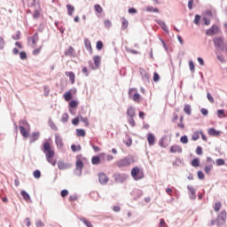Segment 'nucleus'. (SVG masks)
Masks as SVG:
<instances>
[{
    "mask_svg": "<svg viewBox=\"0 0 227 227\" xmlns=\"http://www.w3.org/2000/svg\"><path fill=\"white\" fill-rule=\"evenodd\" d=\"M95 12H97V13H102L103 9L102 6H100V4H96L94 6Z\"/></svg>",
    "mask_w": 227,
    "mask_h": 227,
    "instance_id": "obj_50",
    "label": "nucleus"
},
{
    "mask_svg": "<svg viewBox=\"0 0 227 227\" xmlns=\"http://www.w3.org/2000/svg\"><path fill=\"white\" fill-rule=\"evenodd\" d=\"M55 143L57 145V148H63V138L59 135L55 136Z\"/></svg>",
    "mask_w": 227,
    "mask_h": 227,
    "instance_id": "obj_15",
    "label": "nucleus"
},
{
    "mask_svg": "<svg viewBox=\"0 0 227 227\" xmlns=\"http://www.w3.org/2000/svg\"><path fill=\"white\" fill-rule=\"evenodd\" d=\"M58 168H59V169L63 170V169H67L68 168V165H67V163H65L63 161H59Z\"/></svg>",
    "mask_w": 227,
    "mask_h": 227,
    "instance_id": "obj_34",
    "label": "nucleus"
},
{
    "mask_svg": "<svg viewBox=\"0 0 227 227\" xmlns=\"http://www.w3.org/2000/svg\"><path fill=\"white\" fill-rule=\"evenodd\" d=\"M43 152L45 153L46 160L51 166H56V160L53 159L54 157V150L51 149V143L49 142H44L43 145Z\"/></svg>",
    "mask_w": 227,
    "mask_h": 227,
    "instance_id": "obj_1",
    "label": "nucleus"
},
{
    "mask_svg": "<svg viewBox=\"0 0 227 227\" xmlns=\"http://www.w3.org/2000/svg\"><path fill=\"white\" fill-rule=\"evenodd\" d=\"M43 152L45 153L46 160L51 166H56V160L53 159L54 157V150L51 149V143L49 142H44L43 145Z\"/></svg>",
    "mask_w": 227,
    "mask_h": 227,
    "instance_id": "obj_2",
    "label": "nucleus"
},
{
    "mask_svg": "<svg viewBox=\"0 0 227 227\" xmlns=\"http://www.w3.org/2000/svg\"><path fill=\"white\" fill-rule=\"evenodd\" d=\"M173 166H182L184 164V160L176 158L175 161L172 162Z\"/></svg>",
    "mask_w": 227,
    "mask_h": 227,
    "instance_id": "obj_37",
    "label": "nucleus"
},
{
    "mask_svg": "<svg viewBox=\"0 0 227 227\" xmlns=\"http://www.w3.org/2000/svg\"><path fill=\"white\" fill-rule=\"evenodd\" d=\"M207 166H214L215 164V161L214 160H212L211 157H207Z\"/></svg>",
    "mask_w": 227,
    "mask_h": 227,
    "instance_id": "obj_49",
    "label": "nucleus"
},
{
    "mask_svg": "<svg viewBox=\"0 0 227 227\" xmlns=\"http://www.w3.org/2000/svg\"><path fill=\"white\" fill-rule=\"evenodd\" d=\"M84 45H85V49H87V51H91V42L90 41V39H88V38L84 39Z\"/></svg>",
    "mask_w": 227,
    "mask_h": 227,
    "instance_id": "obj_33",
    "label": "nucleus"
},
{
    "mask_svg": "<svg viewBox=\"0 0 227 227\" xmlns=\"http://www.w3.org/2000/svg\"><path fill=\"white\" fill-rule=\"evenodd\" d=\"M196 153L197 155H203V148L201 146H197Z\"/></svg>",
    "mask_w": 227,
    "mask_h": 227,
    "instance_id": "obj_56",
    "label": "nucleus"
},
{
    "mask_svg": "<svg viewBox=\"0 0 227 227\" xmlns=\"http://www.w3.org/2000/svg\"><path fill=\"white\" fill-rule=\"evenodd\" d=\"M20 127H23V128H26V129H29V122L27 121L26 120H21L20 121Z\"/></svg>",
    "mask_w": 227,
    "mask_h": 227,
    "instance_id": "obj_38",
    "label": "nucleus"
},
{
    "mask_svg": "<svg viewBox=\"0 0 227 227\" xmlns=\"http://www.w3.org/2000/svg\"><path fill=\"white\" fill-rule=\"evenodd\" d=\"M213 43L216 51L220 52H227V42H224V39L221 36H216L213 38Z\"/></svg>",
    "mask_w": 227,
    "mask_h": 227,
    "instance_id": "obj_3",
    "label": "nucleus"
},
{
    "mask_svg": "<svg viewBox=\"0 0 227 227\" xmlns=\"http://www.w3.org/2000/svg\"><path fill=\"white\" fill-rule=\"evenodd\" d=\"M128 121L129 125H131L132 127H136V121H134V117H129Z\"/></svg>",
    "mask_w": 227,
    "mask_h": 227,
    "instance_id": "obj_53",
    "label": "nucleus"
},
{
    "mask_svg": "<svg viewBox=\"0 0 227 227\" xmlns=\"http://www.w3.org/2000/svg\"><path fill=\"white\" fill-rule=\"evenodd\" d=\"M188 191H190L189 198L190 200H196V189L194 187L188 185L187 186Z\"/></svg>",
    "mask_w": 227,
    "mask_h": 227,
    "instance_id": "obj_12",
    "label": "nucleus"
},
{
    "mask_svg": "<svg viewBox=\"0 0 227 227\" xmlns=\"http://www.w3.org/2000/svg\"><path fill=\"white\" fill-rule=\"evenodd\" d=\"M217 221H222L224 223L226 221V210H223L217 216Z\"/></svg>",
    "mask_w": 227,
    "mask_h": 227,
    "instance_id": "obj_17",
    "label": "nucleus"
},
{
    "mask_svg": "<svg viewBox=\"0 0 227 227\" xmlns=\"http://www.w3.org/2000/svg\"><path fill=\"white\" fill-rule=\"evenodd\" d=\"M4 45H6V43L4 42V38L0 37V51H3L4 49Z\"/></svg>",
    "mask_w": 227,
    "mask_h": 227,
    "instance_id": "obj_52",
    "label": "nucleus"
},
{
    "mask_svg": "<svg viewBox=\"0 0 227 227\" xmlns=\"http://www.w3.org/2000/svg\"><path fill=\"white\" fill-rule=\"evenodd\" d=\"M82 168H84V163L81 160V159H78L76 160V170L74 172L77 176H81L82 175Z\"/></svg>",
    "mask_w": 227,
    "mask_h": 227,
    "instance_id": "obj_7",
    "label": "nucleus"
},
{
    "mask_svg": "<svg viewBox=\"0 0 227 227\" xmlns=\"http://www.w3.org/2000/svg\"><path fill=\"white\" fill-rule=\"evenodd\" d=\"M164 141H166V137H163L159 141V145L162 148H166V145L164 144Z\"/></svg>",
    "mask_w": 227,
    "mask_h": 227,
    "instance_id": "obj_51",
    "label": "nucleus"
},
{
    "mask_svg": "<svg viewBox=\"0 0 227 227\" xmlns=\"http://www.w3.org/2000/svg\"><path fill=\"white\" fill-rule=\"evenodd\" d=\"M200 20H201V16L200 14H196L195 19L193 20L194 24L200 26Z\"/></svg>",
    "mask_w": 227,
    "mask_h": 227,
    "instance_id": "obj_48",
    "label": "nucleus"
},
{
    "mask_svg": "<svg viewBox=\"0 0 227 227\" xmlns=\"http://www.w3.org/2000/svg\"><path fill=\"white\" fill-rule=\"evenodd\" d=\"M145 10L146 12H149V13H159L160 12L158 8L153 6H147Z\"/></svg>",
    "mask_w": 227,
    "mask_h": 227,
    "instance_id": "obj_27",
    "label": "nucleus"
},
{
    "mask_svg": "<svg viewBox=\"0 0 227 227\" xmlns=\"http://www.w3.org/2000/svg\"><path fill=\"white\" fill-rule=\"evenodd\" d=\"M155 22L159 24V26L167 33V35H169V29L168 28V26L166 25V22L160 20H156Z\"/></svg>",
    "mask_w": 227,
    "mask_h": 227,
    "instance_id": "obj_11",
    "label": "nucleus"
},
{
    "mask_svg": "<svg viewBox=\"0 0 227 227\" xmlns=\"http://www.w3.org/2000/svg\"><path fill=\"white\" fill-rule=\"evenodd\" d=\"M180 141L183 145H187L189 143V137H187V135H184L180 137Z\"/></svg>",
    "mask_w": 227,
    "mask_h": 227,
    "instance_id": "obj_41",
    "label": "nucleus"
},
{
    "mask_svg": "<svg viewBox=\"0 0 227 227\" xmlns=\"http://www.w3.org/2000/svg\"><path fill=\"white\" fill-rule=\"evenodd\" d=\"M60 121H62V123H67V121H68V114H63Z\"/></svg>",
    "mask_w": 227,
    "mask_h": 227,
    "instance_id": "obj_47",
    "label": "nucleus"
},
{
    "mask_svg": "<svg viewBox=\"0 0 227 227\" xmlns=\"http://www.w3.org/2000/svg\"><path fill=\"white\" fill-rule=\"evenodd\" d=\"M114 179L117 184H123L125 180L129 179V175L127 174H120V173H115L114 174Z\"/></svg>",
    "mask_w": 227,
    "mask_h": 227,
    "instance_id": "obj_6",
    "label": "nucleus"
},
{
    "mask_svg": "<svg viewBox=\"0 0 227 227\" xmlns=\"http://www.w3.org/2000/svg\"><path fill=\"white\" fill-rule=\"evenodd\" d=\"M184 112L185 114H188V116H191V114H192V108L191 107V105H184Z\"/></svg>",
    "mask_w": 227,
    "mask_h": 227,
    "instance_id": "obj_20",
    "label": "nucleus"
},
{
    "mask_svg": "<svg viewBox=\"0 0 227 227\" xmlns=\"http://www.w3.org/2000/svg\"><path fill=\"white\" fill-rule=\"evenodd\" d=\"M76 136H78V137H84V136H86V131L82 129H76Z\"/></svg>",
    "mask_w": 227,
    "mask_h": 227,
    "instance_id": "obj_32",
    "label": "nucleus"
},
{
    "mask_svg": "<svg viewBox=\"0 0 227 227\" xmlns=\"http://www.w3.org/2000/svg\"><path fill=\"white\" fill-rule=\"evenodd\" d=\"M207 133L209 134V136H219L221 134L220 131H218L217 129H215L214 128H210L208 129Z\"/></svg>",
    "mask_w": 227,
    "mask_h": 227,
    "instance_id": "obj_22",
    "label": "nucleus"
},
{
    "mask_svg": "<svg viewBox=\"0 0 227 227\" xmlns=\"http://www.w3.org/2000/svg\"><path fill=\"white\" fill-rule=\"evenodd\" d=\"M105 27H107L108 29H109L110 27H113V23L111 22V20H105Z\"/></svg>",
    "mask_w": 227,
    "mask_h": 227,
    "instance_id": "obj_55",
    "label": "nucleus"
},
{
    "mask_svg": "<svg viewBox=\"0 0 227 227\" xmlns=\"http://www.w3.org/2000/svg\"><path fill=\"white\" fill-rule=\"evenodd\" d=\"M20 59H22V60L27 59V54L26 53V51H20Z\"/></svg>",
    "mask_w": 227,
    "mask_h": 227,
    "instance_id": "obj_54",
    "label": "nucleus"
},
{
    "mask_svg": "<svg viewBox=\"0 0 227 227\" xmlns=\"http://www.w3.org/2000/svg\"><path fill=\"white\" fill-rule=\"evenodd\" d=\"M67 195H68V190L65 189V190H62V191L60 192V196H61L62 198H67Z\"/></svg>",
    "mask_w": 227,
    "mask_h": 227,
    "instance_id": "obj_59",
    "label": "nucleus"
},
{
    "mask_svg": "<svg viewBox=\"0 0 227 227\" xmlns=\"http://www.w3.org/2000/svg\"><path fill=\"white\" fill-rule=\"evenodd\" d=\"M171 153H182V146L180 145H172L169 149Z\"/></svg>",
    "mask_w": 227,
    "mask_h": 227,
    "instance_id": "obj_14",
    "label": "nucleus"
},
{
    "mask_svg": "<svg viewBox=\"0 0 227 227\" xmlns=\"http://www.w3.org/2000/svg\"><path fill=\"white\" fill-rule=\"evenodd\" d=\"M222 205L223 204H221V201L216 202L214 206L215 212H219V210H221Z\"/></svg>",
    "mask_w": 227,
    "mask_h": 227,
    "instance_id": "obj_46",
    "label": "nucleus"
},
{
    "mask_svg": "<svg viewBox=\"0 0 227 227\" xmlns=\"http://www.w3.org/2000/svg\"><path fill=\"white\" fill-rule=\"evenodd\" d=\"M160 227H168V224H166V222L162 218L160 220Z\"/></svg>",
    "mask_w": 227,
    "mask_h": 227,
    "instance_id": "obj_64",
    "label": "nucleus"
},
{
    "mask_svg": "<svg viewBox=\"0 0 227 227\" xmlns=\"http://www.w3.org/2000/svg\"><path fill=\"white\" fill-rule=\"evenodd\" d=\"M66 75L69 77L71 84H74V82H75V74H74V72H67Z\"/></svg>",
    "mask_w": 227,
    "mask_h": 227,
    "instance_id": "obj_19",
    "label": "nucleus"
},
{
    "mask_svg": "<svg viewBox=\"0 0 227 227\" xmlns=\"http://www.w3.org/2000/svg\"><path fill=\"white\" fill-rule=\"evenodd\" d=\"M126 114L128 118H136V108L134 106L128 107Z\"/></svg>",
    "mask_w": 227,
    "mask_h": 227,
    "instance_id": "obj_10",
    "label": "nucleus"
},
{
    "mask_svg": "<svg viewBox=\"0 0 227 227\" xmlns=\"http://www.w3.org/2000/svg\"><path fill=\"white\" fill-rule=\"evenodd\" d=\"M131 176H133L134 180H142L145 178V173L143 170L139 169L138 167H135L131 169Z\"/></svg>",
    "mask_w": 227,
    "mask_h": 227,
    "instance_id": "obj_4",
    "label": "nucleus"
},
{
    "mask_svg": "<svg viewBox=\"0 0 227 227\" xmlns=\"http://www.w3.org/2000/svg\"><path fill=\"white\" fill-rule=\"evenodd\" d=\"M207 100H209L210 104H214V98L212 97V94H210L209 92L207 93Z\"/></svg>",
    "mask_w": 227,
    "mask_h": 227,
    "instance_id": "obj_60",
    "label": "nucleus"
},
{
    "mask_svg": "<svg viewBox=\"0 0 227 227\" xmlns=\"http://www.w3.org/2000/svg\"><path fill=\"white\" fill-rule=\"evenodd\" d=\"M153 79L154 82H159V81L160 80V76L157 73H154Z\"/></svg>",
    "mask_w": 227,
    "mask_h": 227,
    "instance_id": "obj_62",
    "label": "nucleus"
},
{
    "mask_svg": "<svg viewBox=\"0 0 227 227\" xmlns=\"http://www.w3.org/2000/svg\"><path fill=\"white\" fill-rule=\"evenodd\" d=\"M91 162H92L93 166H97V165L100 164V156H93L91 159Z\"/></svg>",
    "mask_w": 227,
    "mask_h": 227,
    "instance_id": "obj_29",
    "label": "nucleus"
},
{
    "mask_svg": "<svg viewBox=\"0 0 227 227\" xmlns=\"http://www.w3.org/2000/svg\"><path fill=\"white\" fill-rule=\"evenodd\" d=\"M96 49L98 51H102V49H104V43H102V41H98L96 44Z\"/></svg>",
    "mask_w": 227,
    "mask_h": 227,
    "instance_id": "obj_45",
    "label": "nucleus"
},
{
    "mask_svg": "<svg viewBox=\"0 0 227 227\" xmlns=\"http://www.w3.org/2000/svg\"><path fill=\"white\" fill-rule=\"evenodd\" d=\"M67 15L72 17V15H74V12H75V8L71 4H67Z\"/></svg>",
    "mask_w": 227,
    "mask_h": 227,
    "instance_id": "obj_24",
    "label": "nucleus"
},
{
    "mask_svg": "<svg viewBox=\"0 0 227 227\" xmlns=\"http://www.w3.org/2000/svg\"><path fill=\"white\" fill-rule=\"evenodd\" d=\"M192 166L193 168H199V166H200V158H194L193 160H192Z\"/></svg>",
    "mask_w": 227,
    "mask_h": 227,
    "instance_id": "obj_36",
    "label": "nucleus"
},
{
    "mask_svg": "<svg viewBox=\"0 0 227 227\" xmlns=\"http://www.w3.org/2000/svg\"><path fill=\"white\" fill-rule=\"evenodd\" d=\"M219 33V27L216 25H213L210 28L206 30L207 36H214L215 35H218Z\"/></svg>",
    "mask_w": 227,
    "mask_h": 227,
    "instance_id": "obj_8",
    "label": "nucleus"
},
{
    "mask_svg": "<svg viewBox=\"0 0 227 227\" xmlns=\"http://www.w3.org/2000/svg\"><path fill=\"white\" fill-rule=\"evenodd\" d=\"M79 106V102H77V100H71L69 103V107H71L72 109H75V107H77Z\"/></svg>",
    "mask_w": 227,
    "mask_h": 227,
    "instance_id": "obj_40",
    "label": "nucleus"
},
{
    "mask_svg": "<svg viewBox=\"0 0 227 227\" xmlns=\"http://www.w3.org/2000/svg\"><path fill=\"white\" fill-rule=\"evenodd\" d=\"M48 125L51 130H58V127L56 126V124L54 123V121H52V119H51V118L48 121Z\"/></svg>",
    "mask_w": 227,
    "mask_h": 227,
    "instance_id": "obj_30",
    "label": "nucleus"
},
{
    "mask_svg": "<svg viewBox=\"0 0 227 227\" xmlns=\"http://www.w3.org/2000/svg\"><path fill=\"white\" fill-rule=\"evenodd\" d=\"M141 98V95H139V93H135L134 95H133V100H134V102H137V100H139Z\"/></svg>",
    "mask_w": 227,
    "mask_h": 227,
    "instance_id": "obj_63",
    "label": "nucleus"
},
{
    "mask_svg": "<svg viewBox=\"0 0 227 227\" xmlns=\"http://www.w3.org/2000/svg\"><path fill=\"white\" fill-rule=\"evenodd\" d=\"M94 64L96 65L97 67H100V56L97 55L94 56Z\"/></svg>",
    "mask_w": 227,
    "mask_h": 227,
    "instance_id": "obj_42",
    "label": "nucleus"
},
{
    "mask_svg": "<svg viewBox=\"0 0 227 227\" xmlns=\"http://www.w3.org/2000/svg\"><path fill=\"white\" fill-rule=\"evenodd\" d=\"M216 114H217L218 118H225L226 111H224V109L217 110Z\"/></svg>",
    "mask_w": 227,
    "mask_h": 227,
    "instance_id": "obj_31",
    "label": "nucleus"
},
{
    "mask_svg": "<svg viewBox=\"0 0 227 227\" xmlns=\"http://www.w3.org/2000/svg\"><path fill=\"white\" fill-rule=\"evenodd\" d=\"M129 27V20L125 18H121V29L122 31H125Z\"/></svg>",
    "mask_w": 227,
    "mask_h": 227,
    "instance_id": "obj_23",
    "label": "nucleus"
},
{
    "mask_svg": "<svg viewBox=\"0 0 227 227\" xmlns=\"http://www.w3.org/2000/svg\"><path fill=\"white\" fill-rule=\"evenodd\" d=\"M64 99L66 100V102H70V100L72 99L73 96H72V92L71 91H67L63 95Z\"/></svg>",
    "mask_w": 227,
    "mask_h": 227,
    "instance_id": "obj_26",
    "label": "nucleus"
},
{
    "mask_svg": "<svg viewBox=\"0 0 227 227\" xmlns=\"http://www.w3.org/2000/svg\"><path fill=\"white\" fill-rule=\"evenodd\" d=\"M20 131L21 136H23V137H26V138L29 137V133H27V131L26 130V128L20 126Z\"/></svg>",
    "mask_w": 227,
    "mask_h": 227,
    "instance_id": "obj_25",
    "label": "nucleus"
},
{
    "mask_svg": "<svg viewBox=\"0 0 227 227\" xmlns=\"http://www.w3.org/2000/svg\"><path fill=\"white\" fill-rule=\"evenodd\" d=\"M20 194H21L23 200H25V201H29L31 200V196L29 195V193H27V192L22 190L20 192Z\"/></svg>",
    "mask_w": 227,
    "mask_h": 227,
    "instance_id": "obj_21",
    "label": "nucleus"
},
{
    "mask_svg": "<svg viewBox=\"0 0 227 227\" xmlns=\"http://www.w3.org/2000/svg\"><path fill=\"white\" fill-rule=\"evenodd\" d=\"M74 51L75 50H74V48L72 47V46H70L69 48H68V50H67L66 51H65V56H74Z\"/></svg>",
    "mask_w": 227,
    "mask_h": 227,
    "instance_id": "obj_35",
    "label": "nucleus"
},
{
    "mask_svg": "<svg viewBox=\"0 0 227 227\" xmlns=\"http://www.w3.org/2000/svg\"><path fill=\"white\" fill-rule=\"evenodd\" d=\"M141 75H142L143 79H145V81H147V82H150V74H148V73H146L145 71H143L141 73Z\"/></svg>",
    "mask_w": 227,
    "mask_h": 227,
    "instance_id": "obj_43",
    "label": "nucleus"
},
{
    "mask_svg": "<svg viewBox=\"0 0 227 227\" xmlns=\"http://www.w3.org/2000/svg\"><path fill=\"white\" fill-rule=\"evenodd\" d=\"M200 131L193 132V134L192 136V141H198V139H200Z\"/></svg>",
    "mask_w": 227,
    "mask_h": 227,
    "instance_id": "obj_39",
    "label": "nucleus"
},
{
    "mask_svg": "<svg viewBox=\"0 0 227 227\" xmlns=\"http://www.w3.org/2000/svg\"><path fill=\"white\" fill-rule=\"evenodd\" d=\"M134 162V158L130 157H125L116 162V166L119 168H127L130 166Z\"/></svg>",
    "mask_w": 227,
    "mask_h": 227,
    "instance_id": "obj_5",
    "label": "nucleus"
},
{
    "mask_svg": "<svg viewBox=\"0 0 227 227\" xmlns=\"http://www.w3.org/2000/svg\"><path fill=\"white\" fill-rule=\"evenodd\" d=\"M27 40H28V42H29V40H31L33 45H36V43H38V40H40V37L38 36V33L35 32V33L34 34V35H33L32 37H28Z\"/></svg>",
    "mask_w": 227,
    "mask_h": 227,
    "instance_id": "obj_16",
    "label": "nucleus"
},
{
    "mask_svg": "<svg viewBox=\"0 0 227 227\" xmlns=\"http://www.w3.org/2000/svg\"><path fill=\"white\" fill-rule=\"evenodd\" d=\"M79 219H80V221L82 223H83V224H85V226H87V227H93V224L90 221H88L86 218L80 217Z\"/></svg>",
    "mask_w": 227,
    "mask_h": 227,
    "instance_id": "obj_28",
    "label": "nucleus"
},
{
    "mask_svg": "<svg viewBox=\"0 0 227 227\" xmlns=\"http://www.w3.org/2000/svg\"><path fill=\"white\" fill-rule=\"evenodd\" d=\"M212 169H214V166H212V165H206L204 168V171H205V173H207V175H208V173H210V171H212Z\"/></svg>",
    "mask_w": 227,
    "mask_h": 227,
    "instance_id": "obj_44",
    "label": "nucleus"
},
{
    "mask_svg": "<svg viewBox=\"0 0 227 227\" xmlns=\"http://www.w3.org/2000/svg\"><path fill=\"white\" fill-rule=\"evenodd\" d=\"M98 182L101 184V185H106L107 182H109V177H107V176H106L104 173H99Z\"/></svg>",
    "mask_w": 227,
    "mask_h": 227,
    "instance_id": "obj_9",
    "label": "nucleus"
},
{
    "mask_svg": "<svg viewBox=\"0 0 227 227\" xmlns=\"http://www.w3.org/2000/svg\"><path fill=\"white\" fill-rule=\"evenodd\" d=\"M189 67H190V70L191 72H194L195 70V66H194V62L192 60L189 61Z\"/></svg>",
    "mask_w": 227,
    "mask_h": 227,
    "instance_id": "obj_61",
    "label": "nucleus"
},
{
    "mask_svg": "<svg viewBox=\"0 0 227 227\" xmlns=\"http://www.w3.org/2000/svg\"><path fill=\"white\" fill-rule=\"evenodd\" d=\"M33 175L35 178H40V176H42V172H40V170L37 169L34 171Z\"/></svg>",
    "mask_w": 227,
    "mask_h": 227,
    "instance_id": "obj_57",
    "label": "nucleus"
},
{
    "mask_svg": "<svg viewBox=\"0 0 227 227\" xmlns=\"http://www.w3.org/2000/svg\"><path fill=\"white\" fill-rule=\"evenodd\" d=\"M38 137H40V132H33L30 137V143H35V141H38Z\"/></svg>",
    "mask_w": 227,
    "mask_h": 227,
    "instance_id": "obj_18",
    "label": "nucleus"
},
{
    "mask_svg": "<svg viewBox=\"0 0 227 227\" xmlns=\"http://www.w3.org/2000/svg\"><path fill=\"white\" fill-rule=\"evenodd\" d=\"M224 160L223 159H217L216 160V166H224Z\"/></svg>",
    "mask_w": 227,
    "mask_h": 227,
    "instance_id": "obj_58",
    "label": "nucleus"
},
{
    "mask_svg": "<svg viewBox=\"0 0 227 227\" xmlns=\"http://www.w3.org/2000/svg\"><path fill=\"white\" fill-rule=\"evenodd\" d=\"M147 141L149 146H153L155 145V135L153 133L147 134Z\"/></svg>",
    "mask_w": 227,
    "mask_h": 227,
    "instance_id": "obj_13",
    "label": "nucleus"
}]
</instances>
